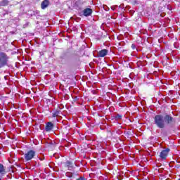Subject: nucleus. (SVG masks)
I'll use <instances>...</instances> for the list:
<instances>
[{
  "mask_svg": "<svg viewBox=\"0 0 180 180\" xmlns=\"http://www.w3.org/2000/svg\"><path fill=\"white\" fill-rule=\"evenodd\" d=\"M60 59L61 63L64 60H68L71 65H77L79 63V55L77 53L70 54L69 51H65L61 53Z\"/></svg>",
  "mask_w": 180,
  "mask_h": 180,
  "instance_id": "1",
  "label": "nucleus"
},
{
  "mask_svg": "<svg viewBox=\"0 0 180 180\" xmlns=\"http://www.w3.org/2000/svg\"><path fill=\"white\" fill-rule=\"evenodd\" d=\"M153 124L158 129H164L165 127L164 115L159 114L156 115L153 118Z\"/></svg>",
  "mask_w": 180,
  "mask_h": 180,
  "instance_id": "2",
  "label": "nucleus"
},
{
  "mask_svg": "<svg viewBox=\"0 0 180 180\" xmlns=\"http://www.w3.org/2000/svg\"><path fill=\"white\" fill-rule=\"evenodd\" d=\"M165 119V127L167 126L168 127H174L175 123H176V119L171 114H165L164 115Z\"/></svg>",
  "mask_w": 180,
  "mask_h": 180,
  "instance_id": "3",
  "label": "nucleus"
},
{
  "mask_svg": "<svg viewBox=\"0 0 180 180\" xmlns=\"http://www.w3.org/2000/svg\"><path fill=\"white\" fill-rule=\"evenodd\" d=\"M8 61H9V56L4 52L0 53V68L8 65Z\"/></svg>",
  "mask_w": 180,
  "mask_h": 180,
  "instance_id": "4",
  "label": "nucleus"
},
{
  "mask_svg": "<svg viewBox=\"0 0 180 180\" xmlns=\"http://www.w3.org/2000/svg\"><path fill=\"white\" fill-rule=\"evenodd\" d=\"M36 156V151L33 150H28L25 155L24 158L25 161H30Z\"/></svg>",
  "mask_w": 180,
  "mask_h": 180,
  "instance_id": "5",
  "label": "nucleus"
},
{
  "mask_svg": "<svg viewBox=\"0 0 180 180\" xmlns=\"http://www.w3.org/2000/svg\"><path fill=\"white\" fill-rule=\"evenodd\" d=\"M170 151H171V149L166 148L160 152L159 157L161 158V160H162V161H165Z\"/></svg>",
  "mask_w": 180,
  "mask_h": 180,
  "instance_id": "6",
  "label": "nucleus"
},
{
  "mask_svg": "<svg viewBox=\"0 0 180 180\" xmlns=\"http://www.w3.org/2000/svg\"><path fill=\"white\" fill-rule=\"evenodd\" d=\"M54 129V124L51 122H49L46 124L45 130L46 131H51Z\"/></svg>",
  "mask_w": 180,
  "mask_h": 180,
  "instance_id": "7",
  "label": "nucleus"
},
{
  "mask_svg": "<svg viewBox=\"0 0 180 180\" xmlns=\"http://www.w3.org/2000/svg\"><path fill=\"white\" fill-rule=\"evenodd\" d=\"M84 16L88 17L92 15V9L87 8L83 11Z\"/></svg>",
  "mask_w": 180,
  "mask_h": 180,
  "instance_id": "8",
  "label": "nucleus"
},
{
  "mask_svg": "<svg viewBox=\"0 0 180 180\" xmlns=\"http://www.w3.org/2000/svg\"><path fill=\"white\" fill-rule=\"evenodd\" d=\"M108 53H109V51L107 49H102L98 51V57H106V56H108Z\"/></svg>",
  "mask_w": 180,
  "mask_h": 180,
  "instance_id": "9",
  "label": "nucleus"
},
{
  "mask_svg": "<svg viewBox=\"0 0 180 180\" xmlns=\"http://www.w3.org/2000/svg\"><path fill=\"white\" fill-rule=\"evenodd\" d=\"M50 5V1L49 0H44L41 4V9H46Z\"/></svg>",
  "mask_w": 180,
  "mask_h": 180,
  "instance_id": "10",
  "label": "nucleus"
},
{
  "mask_svg": "<svg viewBox=\"0 0 180 180\" xmlns=\"http://www.w3.org/2000/svg\"><path fill=\"white\" fill-rule=\"evenodd\" d=\"M117 11L118 12H124V4H121L120 6H117Z\"/></svg>",
  "mask_w": 180,
  "mask_h": 180,
  "instance_id": "11",
  "label": "nucleus"
},
{
  "mask_svg": "<svg viewBox=\"0 0 180 180\" xmlns=\"http://www.w3.org/2000/svg\"><path fill=\"white\" fill-rule=\"evenodd\" d=\"M83 4H84V2L81 1H78L75 2L76 6H77L79 8V9H81V8H82Z\"/></svg>",
  "mask_w": 180,
  "mask_h": 180,
  "instance_id": "12",
  "label": "nucleus"
},
{
  "mask_svg": "<svg viewBox=\"0 0 180 180\" xmlns=\"http://www.w3.org/2000/svg\"><path fill=\"white\" fill-rule=\"evenodd\" d=\"M60 110H56L54 111V112L52 114V117H57L60 115Z\"/></svg>",
  "mask_w": 180,
  "mask_h": 180,
  "instance_id": "13",
  "label": "nucleus"
},
{
  "mask_svg": "<svg viewBox=\"0 0 180 180\" xmlns=\"http://www.w3.org/2000/svg\"><path fill=\"white\" fill-rule=\"evenodd\" d=\"M8 4H9V1L8 0H3L2 1H0L1 6H6Z\"/></svg>",
  "mask_w": 180,
  "mask_h": 180,
  "instance_id": "14",
  "label": "nucleus"
},
{
  "mask_svg": "<svg viewBox=\"0 0 180 180\" xmlns=\"http://www.w3.org/2000/svg\"><path fill=\"white\" fill-rule=\"evenodd\" d=\"M5 167H4V165L0 163V174H5Z\"/></svg>",
  "mask_w": 180,
  "mask_h": 180,
  "instance_id": "15",
  "label": "nucleus"
},
{
  "mask_svg": "<svg viewBox=\"0 0 180 180\" xmlns=\"http://www.w3.org/2000/svg\"><path fill=\"white\" fill-rule=\"evenodd\" d=\"M122 117V115L117 114V115L115 116V120H121Z\"/></svg>",
  "mask_w": 180,
  "mask_h": 180,
  "instance_id": "16",
  "label": "nucleus"
},
{
  "mask_svg": "<svg viewBox=\"0 0 180 180\" xmlns=\"http://www.w3.org/2000/svg\"><path fill=\"white\" fill-rule=\"evenodd\" d=\"M72 172H66V176H68V178H72Z\"/></svg>",
  "mask_w": 180,
  "mask_h": 180,
  "instance_id": "17",
  "label": "nucleus"
},
{
  "mask_svg": "<svg viewBox=\"0 0 180 180\" xmlns=\"http://www.w3.org/2000/svg\"><path fill=\"white\" fill-rule=\"evenodd\" d=\"M132 50H137V48L136 47V45L134 44H132L131 46Z\"/></svg>",
  "mask_w": 180,
  "mask_h": 180,
  "instance_id": "18",
  "label": "nucleus"
},
{
  "mask_svg": "<svg viewBox=\"0 0 180 180\" xmlns=\"http://www.w3.org/2000/svg\"><path fill=\"white\" fill-rule=\"evenodd\" d=\"M112 11H115V9H117V5L111 6Z\"/></svg>",
  "mask_w": 180,
  "mask_h": 180,
  "instance_id": "19",
  "label": "nucleus"
},
{
  "mask_svg": "<svg viewBox=\"0 0 180 180\" xmlns=\"http://www.w3.org/2000/svg\"><path fill=\"white\" fill-rule=\"evenodd\" d=\"M9 13H11V11H9L8 10H5L4 12V15H9Z\"/></svg>",
  "mask_w": 180,
  "mask_h": 180,
  "instance_id": "20",
  "label": "nucleus"
},
{
  "mask_svg": "<svg viewBox=\"0 0 180 180\" xmlns=\"http://www.w3.org/2000/svg\"><path fill=\"white\" fill-rule=\"evenodd\" d=\"M129 14L131 15V16H133V15H134V10L129 11Z\"/></svg>",
  "mask_w": 180,
  "mask_h": 180,
  "instance_id": "21",
  "label": "nucleus"
},
{
  "mask_svg": "<svg viewBox=\"0 0 180 180\" xmlns=\"http://www.w3.org/2000/svg\"><path fill=\"white\" fill-rule=\"evenodd\" d=\"M76 180H85V177L84 176H80L79 179H76Z\"/></svg>",
  "mask_w": 180,
  "mask_h": 180,
  "instance_id": "22",
  "label": "nucleus"
},
{
  "mask_svg": "<svg viewBox=\"0 0 180 180\" xmlns=\"http://www.w3.org/2000/svg\"><path fill=\"white\" fill-rule=\"evenodd\" d=\"M67 164H68V167H71L72 165L71 162H67Z\"/></svg>",
  "mask_w": 180,
  "mask_h": 180,
  "instance_id": "23",
  "label": "nucleus"
},
{
  "mask_svg": "<svg viewBox=\"0 0 180 180\" xmlns=\"http://www.w3.org/2000/svg\"><path fill=\"white\" fill-rule=\"evenodd\" d=\"M175 168H177V169H180V165H176L175 166Z\"/></svg>",
  "mask_w": 180,
  "mask_h": 180,
  "instance_id": "24",
  "label": "nucleus"
},
{
  "mask_svg": "<svg viewBox=\"0 0 180 180\" xmlns=\"http://www.w3.org/2000/svg\"><path fill=\"white\" fill-rule=\"evenodd\" d=\"M36 13H37V15H39V13H40V12L39 11H36Z\"/></svg>",
  "mask_w": 180,
  "mask_h": 180,
  "instance_id": "25",
  "label": "nucleus"
},
{
  "mask_svg": "<svg viewBox=\"0 0 180 180\" xmlns=\"http://www.w3.org/2000/svg\"><path fill=\"white\" fill-rule=\"evenodd\" d=\"M40 160H41V161H43V159L40 158Z\"/></svg>",
  "mask_w": 180,
  "mask_h": 180,
  "instance_id": "26",
  "label": "nucleus"
},
{
  "mask_svg": "<svg viewBox=\"0 0 180 180\" xmlns=\"http://www.w3.org/2000/svg\"><path fill=\"white\" fill-rule=\"evenodd\" d=\"M179 180H180V178L179 179Z\"/></svg>",
  "mask_w": 180,
  "mask_h": 180,
  "instance_id": "27",
  "label": "nucleus"
},
{
  "mask_svg": "<svg viewBox=\"0 0 180 180\" xmlns=\"http://www.w3.org/2000/svg\"><path fill=\"white\" fill-rule=\"evenodd\" d=\"M0 180H1V178H0Z\"/></svg>",
  "mask_w": 180,
  "mask_h": 180,
  "instance_id": "28",
  "label": "nucleus"
}]
</instances>
